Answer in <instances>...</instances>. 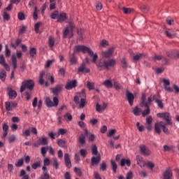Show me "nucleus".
Wrapping results in <instances>:
<instances>
[{"label":"nucleus","mask_w":179,"mask_h":179,"mask_svg":"<svg viewBox=\"0 0 179 179\" xmlns=\"http://www.w3.org/2000/svg\"><path fill=\"white\" fill-rule=\"evenodd\" d=\"M83 52V54H88L90 55V58H92V63L96 64V68L99 71H103V69H106V62L104 58L100 59L98 62L97 59H99V55L97 53H94L92 49L86 45H77L76 47L75 52Z\"/></svg>","instance_id":"1"},{"label":"nucleus","mask_w":179,"mask_h":179,"mask_svg":"<svg viewBox=\"0 0 179 179\" xmlns=\"http://www.w3.org/2000/svg\"><path fill=\"white\" fill-rule=\"evenodd\" d=\"M161 128L162 129L164 134H166V135H170V131L169 130V129H167V127H166V124L164 123V122H157L155 124V133L160 135L162 134Z\"/></svg>","instance_id":"2"},{"label":"nucleus","mask_w":179,"mask_h":179,"mask_svg":"<svg viewBox=\"0 0 179 179\" xmlns=\"http://www.w3.org/2000/svg\"><path fill=\"white\" fill-rule=\"evenodd\" d=\"M34 86H35L34 80L31 79L24 80L22 83V85L20 88V93H23V92H24L26 89H27L30 92H33V90H34Z\"/></svg>","instance_id":"3"},{"label":"nucleus","mask_w":179,"mask_h":179,"mask_svg":"<svg viewBox=\"0 0 179 179\" xmlns=\"http://www.w3.org/2000/svg\"><path fill=\"white\" fill-rule=\"evenodd\" d=\"M146 100V94L143 93L141 95V107H145L146 108H150V106L152 103H153V99L151 98V96L148 97V101H145Z\"/></svg>","instance_id":"4"},{"label":"nucleus","mask_w":179,"mask_h":179,"mask_svg":"<svg viewBox=\"0 0 179 179\" xmlns=\"http://www.w3.org/2000/svg\"><path fill=\"white\" fill-rule=\"evenodd\" d=\"M45 104L49 108L58 107V104H59V99H58V97L55 96L53 97V102H52V101H51V99H50V97L46 96L45 98Z\"/></svg>","instance_id":"5"},{"label":"nucleus","mask_w":179,"mask_h":179,"mask_svg":"<svg viewBox=\"0 0 179 179\" xmlns=\"http://www.w3.org/2000/svg\"><path fill=\"white\" fill-rule=\"evenodd\" d=\"M157 117L165 120L166 125H173V122H171V115H170L169 112L157 113Z\"/></svg>","instance_id":"6"},{"label":"nucleus","mask_w":179,"mask_h":179,"mask_svg":"<svg viewBox=\"0 0 179 179\" xmlns=\"http://www.w3.org/2000/svg\"><path fill=\"white\" fill-rule=\"evenodd\" d=\"M114 51H115V47L108 48V50L102 52V58H103V59H110V58L113 57Z\"/></svg>","instance_id":"7"},{"label":"nucleus","mask_w":179,"mask_h":179,"mask_svg":"<svg viewBox=\"0 0 179 179\" xmlns=\"http://www.w3.org/2000/svg\"><path fill=\"white\" fill-rule=\"evenodd\" d=\"M78 86V80H69L65 85V89L66 90H72V89H75Z\"/></svg>","instance_id":"8"},{"label":"nucleus","mask_w":179,"mask_h":179,"mask_svg":"<svg viewBox=\"0 0 179 179\" xmlns=\"http://www.w3.org/2000/svg\"><path fill=\"white\" fill-rule=\"evenodd\" d=\"M76 47H78V45L75 46L73 53H69V61L70 62V65H76V64H78V57H76V55H75L76 52H78V51L75 52V50H76Z\"/></svg>","instance_id":"9"},{"label":"nucleus","mask_w":179,"mask_h":179,"mask_svg":"<svg viewBox=\"0 0 179 179\" xmlns=\"http://www.w3.org/2000/svg\"><path fill=\"white\" fill-rule=\"evenodd\" d=\"M125 96H126V100H127L129 106L132 107V106H134V101L135 100V96L134 95V94H132V92H131V91L128 90H126Z\"/></svg>","instance_id":"10"},{"label":"nucleus","mask_w":179,"mask_h":179,"mask_svg":"<svg viewBox=\"0 0 179 179\" xmlns=\"http://www.w3.org/2000/svg\"><path fill=\"white\" fill-rule=\"evenodd\" d=\"M115 66V59H105V69L108 71L110 68Z\"/></svg>","instance_id":"11"},{"label":"nucleus","mask_w":179,"mask_h":179,"mask_svg":"<svg viewBox=\"0 0 179 179\" xmlns=\"http://www.w3.org/2000/svg\"><path fill=\"white\" fill-rule=\"evenodd\" d=\"M63 87H64V85L59 84V85H57L55 87L51 88V92L53 96H55V97H57V96L59 94V92H62Z\"/></svg>","instance_id":"12"},{"label":"nucleus","mask_w":179,"mask_h":179,"mask_svg":"<svg viewBox=\"0 0 179 179\" xmlns=\"http://www.w3.org/2000/svg\"><path fill=\"white\" fill-rule=\"evenodd\" d=\"M44 75H45V72L41 71L39 74L38 83L41 86H43L44 85L45 87H48V82L44 81Z\"/></svg>","instance_id":"13"},{"label":"nucleus","mask_w":179,"mask_h":179,"mask_svg":"<svg viewBox=\"0 0 179 179\" xmlns=\"http://www.w3.org/2000/svg\"><path fill=\"white\" fill-rule=\"evenodd\" d=\"M77 73H90V69L86 67V63H82L78 69Z\"/></svg>","instance_id":"14"},{"label":"nucleus","mask_w":179,"mask_h":179,"mask_svg":"<svg viewBox=\"0 0 179 179\" xmlns=\"http://www.w3.org/2000/svg\"><path fill=\"white\" fill-rule=\"evenodd\" d=\"M140 152L143 156H150L152 152L146 145H140Z\"/></svg>","instance_id":"15"},{"label":"nucleus","mask_w":179,"mask_h":179,"mask_svg":"<svg viewBox=\"0 0 179 179\" xmlns=\"http://www.w3.org/2000/svg\"><path fill=\"white\" fill-rule=\"evenodd\" d=\"M43 173L40 176L39 179H50L51 176H50V173H48V169L46 166L42 167Z\"/></svg>","instance_id":"16"},{"label":"nucleus","mask_w":179,"mask_h":179,"mask_svg":"<svg viewBox=\"0 0 179 179\" xmlns=\"http://www.w3.org/2000/svg\"><path fill=\"white\" fill-rule=\"evenodd\" d=\"M162 179H173V171L171 169L168 168L166 169L162 175Z\"/></svg>","instance_id":"17"},{"label":"nucleus","mask_w":179,"mask_h":179,"mask_svg":"<svg viewBox=\"0 0 179 179\" xmlns=\"http://www.w3.org/2000/svg\"><path fill=\"white\" fill-rule=\"evenodd\" d=\"M162 82L164 83V89L166 92H169V93H173V88H171L170 86V80L164 78L162 79Z\"/></svg>","instance_id":"18"},{"label":"nucleus","mask_w":179,"mask_h":179,"mask_svg":"<svg viewBox=\"0 0 179 179\" xmlns=\"http://www.w3.org/2000/svg\"><path fill=\"white\" fill-rule=\"evenodd\" d=\"M101 161V155L98 154L96 157H92L91 158V164L92 166H94V164L97 165Z\"/></svg>","instance_id":"19"},{"label":"nucleus","mask_w":179,"mask_h":179,"mask_svg":"<svg viewBox=\"0 0 179 179\" xmlns=\"http://www.w3.org/2000/svg\"><path fill=\"white\" fill-rule=\"evenodd\" d=\"M64 162L65 166L67 169H71L72 167V163L71 162V158H69V154H64Z\"/></svg>","instance_id":"20"},{"label":"nucleus","mask_w":179,"mask_h":179,"mask_svg":"<svg viewBox=\"0 0 179 179\" xmlns=\"http://www.w3.org/2000/svg\"><path fill=\"white\" fill-rule=\"evenodd\" d=\"M8 97L10 99V100H14V99H16L17 97V92L16 91L13 90L12 88H8Z\"/></svg>","instance_id":"21"},{"label":"nucleus","mask_w":179,"mask_h":179,"mask_svg":"<svg viewBox=\"0 0 179 179\" xmlns=\"http://www.w3.org/2000/svg\"><path fill=\"white\" fill-rule=\"evenodd\" d=\"M66 19H68V16L66 15V13H59V17L57 18V22L59 23H62V22H65Z\"/></svg>","instance_id":"22"},{"label":"nucleus","mask_w":179,"mask_h":179,"mask_svg":"<svg viewBox=\"0 0 179 179\" xmlns=\"http://www.w3.org/2000/svg\"><path fill=\"white\" fill-rule=\"evenodd\" d=\"M136 160L137 162V164H138V166H140V167H145V161H143V157H142V156L141 155H137L136 157Z\"/></svg>","instance_id":"23"},{"label":"nucleus","mask_w":179,"mask_h":179,"mask_svg":"<svg viewBox=\"0 0 179 179\" xmlns=\"http://www.w3.org/2000/svg\"><path fill=\"white\" fill-rule=\"evenodd\" d=\"M120 64L122 69H124V71H127V69H128V62L127 61V58L122 57L120 59Z\"/></svg>","instance_id":"24"},{"label":"nucleus","mask_w":179,"mask_h":179,"mask_svg":"<svg viewBox=\"0 0 179 179\" xmlns=\"http://www.w3.org/2000/svg\"><path fill=\"white\" fill-rule=\"evenodd\" d=\"M146 57V55L145 53H139L138 55H136L133 57V61L134 62H136L139 61V59H142V58H145Z\"/></svg>","instance_id":"25"},{"label":"nucleus","mask_w":179,"mask_h":179,"mask_svg":"<svg viewBox=\"0 0 179 179\" xmlns=\"http://www.w3.org/2000/svg\"><path fill=\"white\" fill-rule=\"evenodd\" d=\"M125 164L127 165V167H131V159H122L120 161L121 167H124V166H125Z\"/></svg>","instance_id":"26"},{"label":"nucleus","mask_w":179,"mask_h":179,"mask_svg":"<svg viewBox=\"0 0 179 179\" xmlns=\"http://www.w3.org/2000/svg\"><path fill=\"white\" fill-rule=\"evenodd\" d=\"M57 145L60 148H64V149H67L68 146H66V141L63 139H59L57 141Z\"/></svg>","instance_id":"27"},{"label":"nucleus","mask_w":179,"mask_h":179,"mask_svg":"<svg viewBox=\"0 0 179 179\" xmlns=\"http://www.w3.org/2000/svg\"><path fill=\"white\" fill-rule=\"evenodd\" d=\"M102 85H103V86H105L108 89H111V88H113V81H111V80H106L102 83Z\"/></svg>","instance_id":"28"},{"label":"nucleus","mask_w":179,"mask_h":179,"mask_svg":"<svg viewBox=\"0 0 179 179\" xmlns=\"http://www.w3.org/2000/svg\"><path fill=\"white\" fill-rule=\"evenodd\" d=\"M29 55L31 58H36L37 55V49H36V48H31L29 50Z\"/></svg>","instance_id":"29"},{"label":"nucleus","mask_w":179,"mask_h":179,"mask_svg":"<svg viewBox=\"0 0 179 179\" xmlns=\"http://www.w3.org/2000/svg\"><path fill=\"white\" fill-rule=\"evenodd\" d=\"M110 165H111L113 173L116 174L117 169H118V165L115 163V161L114 160H110Z\"/></svg>","instance_id":"30"},{"label":"nucleus","mask_w":179,"mask_h":179,"mask_svg":"<svg viewBox=\"0 0 179 179\" xmlns=\"http://www.w3.org/2000/svg\"><path fill=\"white\" fill-rule=\"evenodd\" d=\"M78 142L80 145H83L86 143V137L84 134H81L78 138Z\"/></svg>","instance_id":"31"},{"label":"nucleus","mask_w":179,"mask_h":179,"mask_svg":"<svg viewBox=\"0 0 179 179\" xmlns=\"http://www.w3.org/2000/svg\"><path fill=\"white\" fill-rule=\"evenodd\" d=\"M39 142L41 145L45 146V145H48V138L47 137L42 136L39 138Z\"/></svg>","instance_id":"32"},{"label":"nucleus","mask_w":179,"mask_h":179,"mask_svg":"<svg viewBox=\"0 0 179 179\" xmlns=\"http://www.w3.org/2000/svg\"><path fill=\"white\" fill-rule=\"evenodd\" d=\"M0 79L1 82H5V80H6V71L3 69L0 71Z\"/></svg>","instance_id":"33"},{"label":"nucleus","mask_w":179,"mask_h":179,"mask_svg":"<svg viewBox=\"0 0 179 179\" xmlns=\"http://www.w3.org/2000/svg\"><path fill=\"white\" fill-rule=\"evenodd\" d=\"M12 62H13V68L14 72L16 71V68H17V59H16V57L15 55L12 56Z\"/></svg>","instance_id":"34"},{"label":"nucleus","mask_w":179,"mask_h":179,"mask_svg":"<svg viewBox=\"0 0 179 179\" xmlns=\"http://www.w3.org/2000/svg\"><path fill=\"white\" fill-rule=\"evenodd\" d=\"M20 43H22V39L17 38L15 41V44L10 43V46L13 50H16V47H19V45H20Z\"/></svg>","instance_id":"35"},{"label":"nucleus","mask_w":179,"mask_h":179,"mask_svg":"<svg viewBox=\"0 0 179 179\" xmlns=\"http://www.w3.org/2000/svg\"><path fill=\"white\" fill-rule=\"evenodd\" d=\"M20 177H22V179H29V176L26 173V171L22 169L20 173Z\"/></svg>","instance_id":"36"},{"label":"nucleus","mask_w":179,"mask_h":179,"mask_svg":"<svg viewBox=\"0 0 179 179\" xmlns=\"http://www.w3.org/2000/svg\"><path fill=\"white\" fill-rule=\"evenodd\" d=\"M92 153L94 156H98V155H100V153H99V150H97V145H96V144L92 145Z\"/></svg>","instance_id":"37"},{"label":"nucleus","mask_w":179,"mask_h":179,"mask_svg":"<svg viewBox=\"0 0 179 179\" xmlns=\"http://www.w3.org/2000/svg\"><path fill=\"white\" fill-rule=\"evenodd\" d=\"M24 164V159L23 158H21L17 161V162L15 164V167H22Z\"/></svg>","instance_id":"38"},{"label":"nucleus","mask_w":179,"mask_h":179,"mask_svg":"<svg viewBox=\"0 0 179 179\" xmlns=\"http://www.w3.org/2000/svg\"><path fill=\"white\" fill-rule=\"evenodd\" d=\"M41 24H43V22H38L35 24L34 30L36 34L40 33V27L41 26Z\"/></svg>","instance_id":"39"},{"label":"nucleus","mask_w":179,"mask_h":179,"mask_svg":"<svg viewBox=\"0 0 179 179\" xmlns=\"http://www.w3.org/2000/svg\"><path fill=\"white\" fill-rule=\"evenodd\" d=\"M48 44H49V47H50V48H52V47H54V45L55 44V40L54 39V37L49 36Z\"/></svg>","instance_id":"40"},{"label":"nucleus","mask_w":179,"mask_h":179,"mask_svg":"<svg viewBox=\"0 0 179 179\" xmlns=\"http://www.w3.org/2000/svg\"><path fill=\"white\" fill-rule=\"evenodd\" d=\"M140 9L141 11L143 12V13H148V12H149L150 7L148 5L143 4L142 6L140 7Z\"/></svg>","instance_id":"41"},{"label":"nucleus","mask_w":179,"mask_h":179,"mask_svg":"<svg viewBox=\"0 0 179 179\" xmlns=\"http://www.w3.org/2000/svg\"><path fill=\"white\" fill-rule=\"evenodd\" d=\"M155 103L156 104H157L158 108H160L161 110H163V108H164V104H163V101L160 99H156Z\"/></svg>","instance_id":"42"},{"label":"nucleus","mask_w":179,"mask_h":179,"mask_svg":"<svg viewBox=\"0 0 179 179\" xmlns=\"http://www.w3.org/2000/svg\"><path fill=\"white\" fill-rule=\"evenodd\" d=\"M133 114L135 115L136 116H139L141 115V108H139V107L136 106L133 111H132Z\"/></svg>","instance_id":"43"},{"label":"nucleus","mask_w":179,"mask_h":179,"mask_svg":"<svg viewBox=\"0 0 179 179\" xmlns=\"http://www.w3.org/2000/svg\"><path fill=\"white\" fill-rule=\"evenodd\" d=\"M86 86L89 90H94V83H91L90 81H87Z\"/></svg>","instance_id":"44"},{"label":"nucleus","mask_w":179,"mask_h":179,"mask_svg":"<svg viewBox=\"0 0 179 179\" xmlns=\"http://www.w3.org/2000/svg\"><path fill=\"white\" fill-rule=\"evenodd\" d=\"M59 15V12L58 10L54 11L51 15V19H57L58 20V17Z\"/></svg>","instance_id":"45"},{"label":"nucleus","mask_w":179,"mask_h":179,"mask_svg":"<svg viewBox=\"0 0 179 179\" xmlns=\"http://www.w3.org/2000/svg\"><path fill=\"white\" fill-rule=\"evenodd\" d=\"M122 10L124 12V15H129V13L132 12V8L122 7Z\"/></svg>","instance_id":"46"},{"label":"nucleus","mask_w":179,"mask_h":179,"mask_svg":"<svg viewBox=\"0 0 179 179\" xmlns=\"http://www.w3.org/2000/svg\"><path fill=\"white\" fill-rule=\"evenodd\" d=\"M164 152H171V150H174V147L169 146V145H164L163 147Z\"/></svg>","instance_id":"47"},{"label":"nucleus","mask_w":179,"mask_h":179,"mask_svg":"<svg viewBox=\"0 0 179 179\" xmlns=\"http://www.w3.org/2000/svg\"><path fill=\"white\" fill-rule=\"evenodd\" d=\"M164 33H165L166 36L167 37H169V38H173L177 36V33L171 34V33L169 32V31H165Z\"/></svg>","instance_id":"48"},{"label":"nucleus","mask_w":179,"mask_h":179,"mask_svg":"<svg viewBox=\"0 0 179 179\" xmlns=\"http://www.w3.org/2000/svg\"><path fill=\"white\" fill-rule=\"evenodd\" d=\"M31 167L34 169V170H37L38 167H41V162H37L36 163H34L31 164Z\"/></svg>","instance_id":"49"},{"label":"nucleus","mask_w":179,"mask_h":179,"mask_svg":"<svg viewBox=\"0 0 179 179\" xmlns=\"http://www.w3.org/2000/svg\"><path fill=\"white\" fill-rule=\"evenodd\" d=\"M5 108L6 111H12V106L10 105V102L9 101L5 102Z\"/></svg>","instance_id":"50"},{"label":"nucleus","mask_w":179,"mask_h":179,"mask_svg":"<svg viewBox=\"0 0 179 179\" xmlns=\"http://www.w3.org/2000/svg\"><path fill=\"white\" fill-rule=\"evenodd\" d=\"M27 29V27L24 25H22L20 27V30H19V34H24V33H26V29Z\"/></svg>","instance_id":"51"},{"label":"nucleus","mask_w":179,"mask_h":179,"mask_svg":"<svg viewBox=\"0 0 179 179\" xmlns=\"http://www.w3.org/2000/svg\"><path fill=\"white\" fill-rule=\"evenodd\" d=\"M69 34V27H66L63 31V38H66L68 35Z\"/></svg>","instance_id":"52"},{"label":"nucleus","mask_w":179,"mask_h":179,"mask_svg":"<svg viewBox=\"0 0 179 179\" xmlns=\"http://www.w3.org/2000/svg\"><path fill=\"white\" fill-rule=\"evenodd\" d=\"M134 178V173L132 171H129L127 174L124 179H133Z\"/></svg>","instance_id":"53"},{"label":"nucleus","mask_w":179,"mask_h":179,"mask_svg":"<svg viewBox=\"0 0 179 179\" xmlns=\"http://www.w3.org/2000/svg\"><path fill=\"white\" fill-rule=\"evenodd\" d=\"M17 17L20 20H24L26 19V15H24V13L20 12L18 13Z\"/></svg>","instance_id":"54"},{"label":"nucleus","mask_w":179,"mask_h":179,"mask_svg":"<svg viewBox=\"0 0 179 179\" xmlns=\"http://www.w3.org/2000/svg\"><path fill=\"white\" fill-rule=\"evenodd\" d=\"M150 114V108H147V109L144 110L142 113L143 117H146V115H149Z\"/></svg>","instance_id":"55"},{"label":"nucleus","mask_w":179,"mask_h":179,"mask_svg":"<svg viewBox=\"0 0 179 179\" xmlns=\"http://www.w3.org/2000/svg\"><path fill=\"white\" fill-rule=\"evenodd\" d=\"M47 149H48V147H42L41 148V155L42 156H43V157H45V155L47 153Z\"/></svg>","instance_id":"56"},{"label":"nucleus","mask_w":179,"mask_h":179,"mask_svg":"<svg viewBox=\"0 0 179 179\" xmlns=\"http://www.w3.org/2000/svg\"><path fill=\"white\" fill-rule=\"evenodd\" d=\"M101 171H106L107 170V164L105 162H102L100 166Z\"/></svg>","instance_id":"57"},{"label":"nucleus","mask_w":179,"mask_h":179,"mask_svg":"<svg viewBox=\"0 0 179 179\" xmlns=\"http://www.w3.org/2000/svg\"><path fill=\"white\" fill-rule=\"evenodd\" d=\"M25 95L27 101H29L31 99V91L25 92Z\"/></svg>","instance_id":"58"},{"label":"nucleus","mask_w":179,"mask_h":179,"mask_svg":"<svg viewBox=\"0 0 179 179\" xmlns=\"http://www.w3.org/2000/svg\"><path fill=\"white\" fill-rule=\"evenodd\" d=\"M74 171L76 173V174H77V176H78V177H82V171L80 170V168L75 167Z\"/></svg>","instance_id":"59"},{"label":"nucleus","mask_w":179,"mask_h":179,"mask_svg":"<svg viewBox=\"0 0 179 179\" xmlns=\"http://www.w3.org/2000/svg\"><path fill=\"white\" fill-rule=\"evenodd\" d=\"M64 118L66 120V121H72V115H71L69 113H67L64 115Z\"/></svg>","instance_id":"60"},{"label":"nucleus","mask_w":179,"mask_h":179,"mask_svg":"<svg viewBox=\"0 0 179 179\" xmlns=\"http://www.w3.org/2000/svg\"><path fill=\"white\" fill-rule=\"evenodd\" d=\"M107 45H108V41H107L106 39L102 40L99 44L100 47H106Z\"/></svg>","instance_id":"61"},{"label":"nucleus","mask_w":179,"mask_h":179,"mask_svg":"<svg viewBox=\"0 0 179 179\" xmlns=\"http://www.w3.org/2000/svg\"><path fill=\"white\" fill-rule=\"evenodd\" d=\"M3 18L4 20H10V16H9L6 11L3 12Z\"/></svg>","instance_id":"62"},{"label":"nucleus","mask_w":179,"mask_h":179,"mask_svg":"<svg viewBox=\"0 0 179 179\" xmlns=\"http://www.w3.org/2000/svg\"><path fill=\"white\" fill-rule=\"evenodd\" d=\"M6 52H5V55L7 58H9V57H10V50H9V48H8V45H6Z\"/></svg>","instance_id":"63"},{"label":"nucleus","mask_w":179,"mask_h":179,"mask_svg":"<svg viewBox=\"0 0 179 179\" xmlns=\"http://www.w3.org/2000/svg\"><path fill=\"white\" fill-rule=\"evenodd\" d=\"M65 72H66V70L64 68H60L59 70V75L60 76H65Z\"/></svg>","instance_id":"64"}]
</instances>
